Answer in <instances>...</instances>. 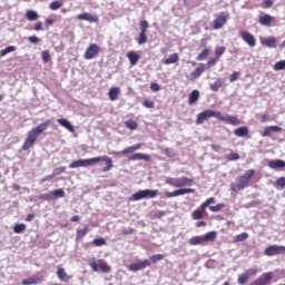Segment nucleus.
Listing matches in <instances>:
<instances>
[{
  "mask_svg": "<svg viewBox=\"0 0 285 285\" xmlns=\"http://www.w3.org/2000/svg\"><path fill=\"white\" fill-rule=\"evenodd\" d=\"M99 161H105L106 166L102 168V173H108L112 170V158L108 156H99L95 158L79 159L72 161L69 168H86L88 166H94V164H99Z\"/></svg>",
  "mask_w": 285,
  "mask_h": 285,
  "instance_id": "obj_1",
  "label": "nucleus"
},
{
  "mask_svg": "<svg viewBox=\"0 0 285 285\" xmlns=\"http://www.w3.org/2000/svg\"><path fill=\"white\" fill-rule=\"evenodd\" d=\"M50 124H52V120L48 119L45 122L38 125L36 128H32L28 132L27 138L24 139V142L21 147V150H30V148H32V146L37 144V139H39V137L43 135L46 130H48Z\"/></svg>",
  "mask_w": 285,
  "mask_h": 285,
  "instance_id": "obj_2",
  "label": "nucleus"
},
{
  "mask_svg": "<svg viewBox=\"0 0 285 285\" xmlns=\"http://www.w3.org/2000/svg\"><path fill=\"white\" fill-rule=\"evenodd\" d=\"M255 176V169L247 170L243 176L237 177L236 185L232 187V190L237 193L238 190H244L248 187L250 179Z\"/></svg>",
  "mask_w": 285,
  "mask_h": 285,
  "instance_id": "obj_3",
  "label": "nucleus"
},
{
  "mask_svg": "<svg viewBox=\"0 0 285 285\" xmlns=\"http://www.w3.org/2000/svg\"><path fill=\"white\" fill-rule=\"evenodd\" d=\"M166 184L168 186H173L174 188H186V186H194L195 180L193 178H188L186 176L179 178L169 177L166 179Z\"/></svg>",
  "mask_w": 285,
  "mask_h": 285,
  "instance_id": "obj_4",
  "label": "nucleus"
},
{
  "mask_svg": "<svg viewBox=\"0 0 285 285\" xmlns=\"http://www.w3.org/2000/svg\"><path fill=\"white\" fill-rule=\"evenodd\" d=\"M159 195L158 189H142L130 197V202H140V199H155Z\"/></svg>",
  "mask_w": 285,
  "mask_h": 285,
  "instance_id": "obj_5",
  "label": "nucleus"
},
{
  "mask_svg": "<svg viewBox=\"0 0 285 285\" xmlns=\"http://www.w3.org/2000/svg\"><path fill=\"white\" fill-rule=\"evenodd\" d=\"M219 112L215 110H204L203 112L198 114L196 117V124L197 126L204 124V121H207V119H210L212 117H215V119H219Z\"/></svg>",
  "mask_w": 285,
  "mask_h": 285,
  "instance_id": "obj_6",
  "label": "nucleus"
},
{
  "mask_svg": "<svg viewBox=\"0 0 285 285\" xmlns=\"http://www.w3.org/2000/svg\"><path fill=\"white\" fill-rule=\"evenodd\" d=\"M264 255L267 257H275V255H285L284 245H269L264 249Z\"/></svg>",
  "mask_w": 285,
  "mask_h": 285,
  "instance_id": "obj_7",
  "label": "nucleus"
},
{
  "mask_svg": "<svg viewBox=\"0 0 285 285\" xmlns=\"http://www.w3.org/2000/svg\"><path fill=\"white\" fill-rule=\"evenodd\" d=\"M148 28H149L148 22L146 20H141L140 21V32H139V36L137 39L138 46H144V43H148V36H147Z\"/></svg>",
  "mask_w": 285,
  "mask_h": 285,
  "instance_id": "obj_8",
  "label": "nucleus"
},
{
  "mask_svg": "<svg viewBox=\"0 0 285 285\" xmlns=\"http://www.w3.org/2000/svg\"><path fill=\"white\" fill-rule=\"evenodd\" d=\"M228 13H220L212 22L213 30H222L226 23H228Z\"/></svg>",
  "mask_w": 285,
  "mask_h": 285,
  "instance_id": "obj_9",
  "label": "nucleus"
},
{
  "mask_svg": "<svg viewBox=\"0 0 285 285\" xmlns=\"http://www.w3.org/2000/svg\"><path fill=\"white\" fill-rule=\"evenodd\" d=\"M273 22H275V17L268 13H264L263 11L259 12L258 23H261V26H265V28H271V26H273Z\"/></svg>",
  "mask_w": 285,
  "mask_h": 285,
  "instance_id": "obj_10",
  "label": "nucleus"
},
{
  "mask_svg": "<svg viewBox=\"0 0 285 285\" xmlns=\"http://www.w3.org/2000/svg\"><path fill=\"white\" fill-rule=\"evenodd\" d=\"M188 194H195V189L193 188H180V189H176L174 191H165V197H167L168 199L173 198V197H179V195H188Z\"/></svg>",
  "mask_w": 285,
  "mask_h": 285,
  "instance_id": "obj_11",
  "label": "nucleus"
},
{
  "mask_svg": "<svg viewBox=\"0 0 285 285\" xmlns=\"http://www.w3.org/2000/svg\"><path fill=\"white\" fill-rule=\"evenodd\" d=\"M243 41H245V43H247V46H249V48H255V46H257V40L255 39V36H253V33L243 30L239 32Z\"/></svg>",
  "mask_w": 285,
  "mask_h": 285,
  "instance_id": "obj_12",
  "label": "nucleus"
},
{
  "mask_svg": "<svg viewBox=\"0 0 285 285\" xmlns=\"http://www.w3.org/2000/svg\"><path fill=\"white\" fill-rule=\"evenodd\" d=\"M100 48L97 43H91L85 51L83 59L90 60L95 59L99 55Z\"/></svg>",
  "mask_w": 285,
  "mask_h": 285,
  "instance_id": "obj_13",
  "label": "nucleus"
},
{
  "mask_svg": "<svg viewBox=\"0 0 285 285\" xmlns=\"http://www.w3.org/2000/svg\"><path fill=\"white\" fill-rule=\"evenodd\" d=\"M150 267V262L148 259L132 263L128 266V271H131V273H137L138 271H144V268Z\"/></svg>",
  "mask_w": 285,
  "mask_h": 285,
  "instance_id": "obj_14",
  "label": "nucleus"
},
{
  "mask_svg": "<svg viewBox=\"0 0 285 285\" xmlns=\"http://www.w3.org/2000/svg\"><path fill=\"white\" fill-rule=\"evenodd\" d=\"M218 121H225V124H229L230 126H239L242 124L237 116H224L222 111H219Z\"/></svg>",
  "mask_w": 285,
  "mask_h": 285,
  "instance_id": "obj_15",
  "label": "nucleus"
},
{
  "mask_svg": "<svg viewBox=\"0 0 285 285\" xmlns=\"http://www.w3.org/2000/svg\"><path fill=\"white\" fill-rule=\"evenodd\" d=\"M141 146H142V144L141 142H139V144H136V145H134V146H130V147H127V148H125L124 150H121V151H117V153H115V155L117 156V157H119V156H126V155H132V153H137V150H140L141 149Z\"/></svg>",
  "mask_w": 285,
  "mask_h": 285,
  "instance_id": "obj_16",
  "label": "nucleus"
},
{
  "mask_svg": "<svg viewBox=\"0 0 285 285\" xmlns=\"http://www.w3.org/2000/svg\"><path fill=\"white\" fill-rule=\"evenodd\" d=\"M78 21H89V23H99V17L92 16L89 12H83L77 16Z\"/></svg>",
  "mask_w": 285,
  "mask_h": 285,
  "instance_id": "obj_17",
  "label": "nucleus"
},
{
  "mask_svg": "<svg viewBox=\"0 0 285 285\" xmlns=\"http://www.w3.org/2000/svg\"><path fill=\"white\" fill-rule=\"evenodd\" d=\"M267 166L268 168H272V170H282V168H285V161L282 159H274L269 160Z\"/></svg>",
  "mask_w": 285,
  "mask_h": 285,
  "instance_id": "obj_18",
  "label": "nucleus"
},
{
  "mask_svg": "<svg viewBox=\"0 0 285 285\" xmlns=\"http://www.w3.org/2000/svg\"><path fill=\"white\" fill-rule=\"evenodd\" d=\"M151 157L148 154H134L128 158V161H150Z\"/></svg>",
  "mask_w": 285,
  "mask_h": 285,
  "instance_id": "obj_19",
  "label": "nucleus"
},
{
  "mask_svg": "<svg viewBox=\"0 0 285 285\" xmlns=\"http://www.w3.org/2000/svg\"><path fill=\"white\" fill-rule=\"evenodd\" d=\"M261 43L266 48H277V39L275 37L261 38Z\"/></svg>",
  "mask_w": 285,
  "mask_h": 285,
  "instance_id": "obj_20",
  "label": "nucleus"
},
{
  "mask_svg": "<svg viewBox=\"0 0 285 285\" xmlns=\"http://www.w3.org/2000/svg\"><path fill=\"white\" fill-rule=\"evenodd\" d=\"M57 277L58 279H60V282H70V279H72V276L68 275V273H66V269L61 266H58Z\"/></svg>",
  "mask_w": 285,
  "mask_h": 285,
  "instance_id": "obj_21",
  "label": "nucleus"
},
{
  "mask_svg": "<svg viewBox=\"0 0 285 285\" xmlns=\"http://www.w3.org/2000/svg\"><path fill=\"white\" fill-rule=\"evenodd\" d=\"M120 92L121 89H119V87H111L108 92L110 101H117L119 99Z\"/></svg>",
  "mask_w": 285,
  "mask_h": 285,
  "instance_id": "obj_22",
  "label": "nucleus"
},
{
  "mask_svg": "<svg viewBox=\"0 0 285 285\" xmlns=\"http://www.w3.org/2000/svg\"><path fill=\"white\" fill-rule=\"evenodd\" d=\"M271 132H282V127L279 126L266 127L262 132V137H271Z\"/></svg>",
  "mask_w": 285,
  "mask_h": 285,
  "instance_id": "obj_23",
  "label": "nucleus"
},
{
  "mask_svg": "<svg viewBox=\"0 0 285 285\" xmlns=\"http://www.w3.org/2000/svg\"><path fill=\"white\" fill-rule=\"evenodd\" d=\"M127 58L129 59L130 66H137L139 59H141V57L135 51H129L127 53Z\"/></svg>",
  "mask_w": 285,
  "mask_h": 285,
  "instance_id": "obj_24",
  "label": "nucleus"
},
{
  "mask_svg": "<svg viewBox=\"0 0 285 285\" xmlns=\"http://www.w3.org/2000/svg\"><path fill=\"white\" fill-rule=\"evenodd\" d=\"M179 61V53L175 52L169 56V58H166L163 60L164 66H170L173 63H177Z\"/></svg>",
  "mask_w": 285,
  "mask_h": 285,
  "instance_id": "obj_25",
  "label": "nucleus"
},
{
  "mask_svg": "<svg viewBox=\"0 0 285 285\" xmlns=\"http://www.w3.org/2000/svg\"><path fill=\"white\" fill-rule=\"evenodd\" d=\"M199 101V90L194 89L188 97V104L189 106H193L194 104H197Z\"/></svg>",
  "mask_w": 285,
  "mask_h": 285,
  "instance_id": "obj_26",
  "label": "nucleus"
},
{
  "mask_svg": "<svg viewBox=\"0 0 285 285\" xmlns=\"http://www.w3.org/2000/svg\"><path fill=\"white\" fill-rule=\"evenodd\" d=\"M57 121L62 126V128H66V130H68L69 132H75V126H72V124H70L68 119L60 118Z\"/></svg>",
  "mask_w": 285,
  "mask_h": 285,
  "instance_id": "obj_27",
  "label": "nucleus"
},
{
  "mask_svg": "<svg viewBox=\"0 0 285 285\" xmlns=\"http://www.w3.org/2000/svg\"><path fill=\"white\" fill-rule=\"evenodd\" d=\"M204 70H206V66L204 63H200L193 72H191V77H194V79H199V77H202V75L204 73Z\"/></svg>",
  "mask_w": 285,
  "mask_h": 285,
  "instance_id": "obj_28",
  "label": "nucleus"
},
{
  "mask_svg": "<svg viewBox=\"0 0 285 285\" xmlns=\"http://www.w3.org/2000/svg\"><path fill=\"white\" fill-rule=\"evenodd\" d=\"M236 137H248V127H239L234 130Z\"/></svg>",
  "mask_w": 285,
  "mask_h": 285,
  "instance_id": "obj_29",
  "label": "nucleus"
},
{
  "mask_svg": "<svg viewBox=\"0 0 285 285\" xmlns=\"http://www.w3.org/2000/svg\"><path fill=\"white\" fill-rule=\"evenodd\" d=\"M98 266L101 271V273H110V271H112V268L109 267L108 263H106V261L104 259H98Z\"/></svg>",
  "mask_w": 285,
  "mask_h": 285,
  "instance_id": "obj_30",
  "label": "nucleus"
},
{
  "mask_svg": "<svg viewBox=\"0 0 285 285\" xmlns=\"http://www.w3.org/2000/svg\"><path fill=\"white\" fill-rule=\"evenodd\" d=\"M204 236H194L189 238L190 246H199L200 244H204Z\"/></svg>",
  "mask_w": 285,
  "mask_h": 285,
  "instance_id": "obj_31",
  "label": "nucleus"
},
{
  "mask_svg": "<svg viewBox=\"0 0 285 285\" xmlns=\"http://www.w3.org/2000/svg\"><path fill=\"white\" fill-rule=\"evenodd\" d=\"M204 213H206V210H203L199 207V209H196L191 213V218L195 220L204 219Z\"/></svg>",
  "mask_w": 285,
  "mask_h": 285,
  "instance_id": "obj_32",
  "label": "nucleus"
},
{
  "mask_svg": "<svg viewBox=\"0 0 285 285\" xmlns=\"http://www.w3.org/2000/svg\"><path fill=\"white\" fill-rule=\"evenodd\" d=\"M204 242H215L217 239V232H208L203 236Z\"/></svg>",
  "mask_w": 285,
  "mask_h": 285,
  "instance_id": "obj_33",
  "label": "nucleus"
},
{
  "mask_svg": "<svg viewBox=\"0 0 285 285\" xmlns=\"http://www.w3.org/2000/svg\"><path fill=\"white\" fill-rule=\"evenodd\" d=\"M39 282H41V279L37 278L36 276H31L29 278H26L22 281V285H36L39 284Z\"/></svg>",
  "mask_w": 285,
  "mask_h": 285,
  "instance_id": "obj_34",
  "label": "nucleus"
},
{
  "mask_svg": "<svg viewBox=\"0 0 285 285\" xmlns=\"http://www.w3.org/2000/svg\"><path fill=\"white\" fill-rule=\"evenodd\" d=\"M26 17L28 21H37V19H39V13H37V11L33 10H28Z\"/></svg>",
  "mask_w": 285,
  "mask_h": 285,
  "instance_id": "obj_35",
  "label": "nucleus"
},
{
  "mask_svg": "<svg viewBox=\"0 0 285 285\" xmlns=\"http://www.w3.org/2000/svg\"><path fill=\"white\" fill-rule=\"evenodd\" d=\"M88 230H89L88 226H85L81 229H77V233H76L77 239H83V237H86V235H88Z\"/></svg>",
  "mask_w": 285,
  "mask_h": 285,
  "instance_id": "obj_36",
  "label": "nucleus"
},
{
  "mask_svg": "<svg viewBox=\"0 0 285 285\" xmlns=\"http://www.w3.org/2000/svg\"><path fill=\"white\" fill-rule=\"evenodd\" d=\"M51 195L53 196V199H61L62 197H66V191H63V189H55L51 191Z\"/></svg>",
  "mask_w": 285,
  "mask_h": 285,
  "instance_id": "obj_37",
  "label": "nucleus"
},
{
  "mask_svg": "<svg viewBox=\"0 0 285 285\" xmlns=\"http://www.w3.org/2000/svg\"><path fill=\"white\" fill-rule=\"evenodd\" d=\"M208 55H210V50L208 48H205L197 57V61H204L208 58Z\"/></svg>",
  "mask_w": 285,
  "mask_h": 285,
  "instance_id": "obj_38",
  "label": "nucleus"
},
{
  "mask_svg": "<svg viewBox=\"0 0 285 285\" xmlns=\"http://www.w3.org/2000/svg\"><path fill=\"white\" fill-rule=\"evenodd\" d=\"M125 126L129 130H137V128H139V124H137V121H135V120H127V121H125Z\"/></svg>",
  "mask_w": 285,
  "mask_h": 285,
  "instance_id": "obj_39",
  "label": "nucleus"
},
{
  "mask_svg": "<svg viewBox=\"0 0 285 285\" xmlns=\"http://www.w3.org/2000/svg\"><path fill=\"white\" fill-rule=\"evenodd\" d=\"M161 259H164L163 254H155V255L150 256L148 262H150V266H153V264H157V262H161Z\"/></svg>",
  "mask_w": 285,
  "mask_h": 285,
  "instance_id": "obj_40",
  "label": "nucleus"
},
{
  "mask_svg": "<svg viewBox=\"0 0 285 285\" xmlns=\"http://www.w3.org/2000/svg\"><path fill=\"white\" fill-rule=\"evenodd\" d=\"M24 230H26V224H23V223L16 224L13 226V233H16L17 235L24 233Z\"/></svg>",
  "mask_w": 285,
  "mask_h": 285,
  "instance_id": "obj_41",
  "label": "nucleus"
},
{
  "mask_svg": "<svg viewBox=\"0 0 285 285\" xmlns=\"http://www.w3.org/2000/svg\"><path fill=\"white\" fill-rule=\"evenodd\" d=\"M224 208H226V204L224 203H219L215 206H209V210H212V213H219V210H224Z\"/></svg>",
  "mask_w": 285,
  "mask_h": 285,
  "instance_id": "obj_42",
  "label": "nucleus"
},
{
  "mask_svg": "<svg viewBox=\"0 0 285 285\" xmlns=\"http://www.w3.org/2000/svg\"><path fill=\"white\" fill-rule=\"evenodd\" d=\"M63 7V1L57 0L49 4L50 10H59V8Z\"/></svg>",
  "mask_w": 285,
  "mask_h": 285,
  "instance_id": "obj_43",
  "label": "nucleus"
},
{
  "mask_svg": "<svg viewBox=\"0 0 285 285\" xmlns=\"http://www.w3.org/2000/svg\"><path fill=\"white\" fill-rule=\"evenodd\" d=\"M17 51V48L14 46H9L6 49L0 51V57H6V55H10V52Z\"/></svg>",
  "mask_w": 285,
  "mask_h": 285,
  "instance_id": "obj_44",
  "label": "nucleus"
},
{
  "mask_svg": "<svg viewBox=\"0 0 285 285\" xmlns=\"http://www.w3.org/2000/svg\"><path fill=\"white\" fill-rule=\"evenodd\" d=\"M273 69L276 72H279V70H285V60H281V61L275 62V65L273 66Z\"/></svg>",
  "mask_w": 285,
  "mask_h": 285,
  "instance_id": "obj_45",
  "label": "nucleus"
},
{
  "mask_svg": "<svg viewBox=\"0 0 285 285\" xmlns=\"http://www.w3.org/2000/svg\"><path fill=\"white\" fill-rule=\"evenodd\" d=\"M246 239H248V233L243 232L235 236L234 242H246Z\"/></svg>",
  "mask_w": 285,
  "mask_h": 285,
  "instance_id": "obj_46",
  "label": "nucleus"
},
{
  "mask_svg": "<svg viewBox=\"0 0 285 285\" xmlns=\"http://www.w3.org/2000/svg\"><path fill=\"white\" fill-rule=\"evenodd\" d=\"M210 204H215V197L207 198L206 202H204V203L200 205V210H206V208H207Z\"/></svg>",
  "mask_w": 285,
  "mask_h": 285,
  "instance_id": "obj_47",
  "label": "nucleus"
},
{
  "mask_svg": "<svg viewBox=\"0 0 285 285\" xmlns=\"http://www.w3.org/2000/svg\"><path fill=\"white\" fill-rule=\"evenodd\" d=\"M222 86H224V82H222V80H217L210 85V90H213V92H217Z\"/></svg>",
  "mask_w": 285,
  "mask_h": 285,
  "instance_id": "obj_48",
  "label": "nucleus"
},
{
  "mask_svg": "<svg viewBox=\"0 0 285 285\" xmlns=\"http://www.w3.org/2000/svg\"><path fill=\"white\" fill-rule=\"evenodd\" d=\"M89 266L94 273H99V265L97 264V261L95 258H91L89 261Z\"/></svg>",
  "mask_w": 285,
  "mask_h": 285,
  "instance_id": "obj_49",
  "label": "nucleus"
},
{
  "mask_svg": "<svg viewBox=\"0 0 285 285\" xmlns=\"http://www.w3.org/2000/svg\"><path fill=\"white\" fill-rule=\"evenodd\" d=\"M224 52H226V47H218L215 50V57L216 59H220L222 55H224Z\"/></svg>",
  "mask_w": 285,
  "mask_h": 285,
  "instance_id": "obj_50",
  "label": "nucleus"
},
{
  "mask_svg": "<svg viewBox=\"0 0 285 285\" xmlns=\"http://www.w3.org/2000/svg\"><path fill=\"white\" fill-rule=\"evenodd\" d=\"M248 279H250L248 274H245V273L240 274L238 276V284L244 285V284H246V282H248Z\"/></svg>",
  "mask_w": 285,
  "mask_h": 285,
  "instance_id": "obj_51",
  "label": "nucleus"
},
{
  "mask_svg": "<svg viewBox=\"0 0 285 285\" xmlns=\"http://www.w3.org/2000/svg\"><path fill=\"white\" fill-rule=\"evenodd\" d=\"M276 188H285V177H279L275 181Z\"/></svg>",
  "mask_w": 285,
  "mask_h": 285,
  "instance_id": "obj_52",
  "label": "nucleus"
},
{
  "mask_svg": "<svg viewBox=\"0 0 285 285\" xmlns=\"http://www.w3.org/2000/svg\"><path fill=\"white\" fill-rule=\"evenodd\" d=\"M226 159L228 161H237V159H239V154L230 153L229 155L226 156Z\"/></svg>",
  "mask_w": 285,
  "mask_h": 285,
  "instance_id": "obj_53",
  "label": "nucleus"
},
{
  "mask_svg": "<svg viewBox=\"0 0 285 285\" xmlns=\"http://www.w3.org/2000/svg\"><path fill=\"white\" fill-rule=\"evenodd\" d=\"M41 57H42L43 63H48V61H50V51L49 50L42 51Z\"/></svg>",
  "mask_w": 285,
  "mask_h": 285,
  "instance_id": "obj_54",
  "label": "nucleus"
},
{
  "mask_svg": "<svg viewBox=\"0 0 285 285\" xmlns=\"http://www.w3.org/2000/svg\"><path fill=\"white\" fill-rule=\"evenodd\" d=\"M92 244L94 246H106V240L104 238H95Z\"/></svg>",
  "mask_w": 285,
  "mask_h": 285,
  "instance_id": "obj_55",
  "label": "nucleus"
},
{
  "mask_svg": "<svg viewBox=\"0 0 285 285\" xmlns=\"http://www.w3.org/2000/svg\"><path fill=\"white\" fill-rule=\"evenodd\" d=\"M239 71H234L230 76H229V81L230 83H233L234 81H237L239 79Z\"/></svg>",
  "mask_w": 285,
  "mask_h": 285,
  "instance_id": "obj_56",
  "label": "nucleus"
},
{
  "mask_svg": "<svg viewBox=\"0 0 285 285\" xmlns=\"http://www.w3.org/2000/svg\"><path fill=\"white\" fill-rule=\"evenodd\" d=\"M262 8H264L265 10H267L268 8H273V0H264L262 2Z\"/></svg>",
  "mask_w": 285,
  "mask_h": 285,
  "instance_id": "obj_57",
  "label": "nucleus"
},
{
  "mask_svg": "<svg viewBox=\"0 0 285 285\" xmlns=\"http://www.w3.org/2000/svg\"><path fill=\"white\" fill-rule=\"evenodd\" d=\"M150 90H153V92H159V90H161V86H159L157 82H151Z\"/></svg>",
  "mask_w": 285,
  "mask_h": 285,
  "instance_id": "obj_58",
  "label": "nucleus"
},
{
  "mask_svg": "<svg viewBox=\"0 0 285 285\" xmlns=\"http://www.w3.org/2000/svg\"><path fill=\"white\" fill-rule=\"evenodd\" d=\"M142 106H144L145 108L153 109V108H155V101H153V100H145V101L142 102Z\"/></svg>",
  "mask_w": 285,
  "mask_h": 285,
  "instance_id": "obj_59",
  "label": "nucleus"
},
{
  "mask_svg": "<svg viewBox=\"0 0 285 285\" xmlns=\"http://www.w3.org/2000/svg\"><path fill=\"white\" fill-rule=\"evenodd\" d=\"M245 274L247 275V277H250L253 275H257V268H249L245 272Z\"/></svg>",
  "mask_w": 285,
  "mask_h": 285,
  "instance_id": "obj_60",
  "label": "nucleus"
},
{
  "mask_svg": "<svg viewBox=\"0 0 285 285\" xmlns=\"http://www.w3.org/2000/svg\"><path fill=\"white\" fill-rule=\"evenodd\" d=\"M217 61H219L218 58H212L207 61V67L208 68H213V66H215V63H217Z\"/></svg>",
  "mask_w": 285,
  "mask_h": 285,
  "instance_id": "obj_61",
  "label": "nucleus"
},
{
  "mask_svg": "<svg viewBox=\"0 0 285 285\" xmlns=\"http://www.w3.org/2000/svg\"><path fill=\"white\" fill-rule=\"evenodd\" d=\"M28 41H29L30 43H38L39 41H41V39H39L37 36H30V37L28 38Z\"/></svg>",
  "mask_w": 285,
  "mask_h": 285,
  "instance_id": "obj_62",
  "label": "nucleus"
},
{
  "mask_svg": "<svg viewBox=\"0 0 285 285\" xmlns=\"http://www.w3.org/2000/svg\"><path fill=\"white\" fill-rule=\"evenodd\" d=\"M132 233H135V228H128V229L124 228L121 230V235H132Z\"/></svg>",
  "mask_w": 285,
  "mask_h": 285,
  "instance_id": "obj_63",
  "label": "nucleus"
},
{
  "mask_svg": "<svg viewBox=\"0 0 285 285\" xmlns=\"http://www.w3.org/2000/svg\"><path fill=\"white\" fill-rule=\"evenodd\" d=\"M63 173H66V167H58V168L55 169V174L53 175L57 176V175H61Z\"/></svg>",
  "mask_w": 285,
  "mask_h": 285,
  "instance_id": "obj_64",
  "label": "nucleus"
}]
</instances>
